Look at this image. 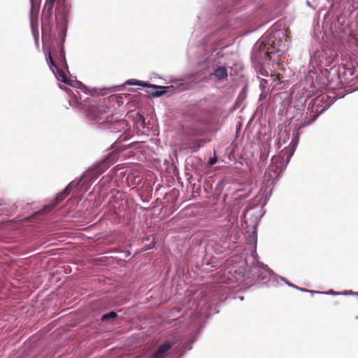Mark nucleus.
<instances>
[{"label":"nucleus","mask_w":358,"mask_h":358,"mask_svg":"<svg viewBox=\"0 0 358 358\" xmlns=\"http://www.w3.org/2000/svg\"><path fill=\"white\" fill-rule=\"evenodd\" d=\"M113 99L109 97L91 103L87 109L89 117L101 123L113 122L114 113L110 107V103Z\"/></svg>","instance_id":"nucleus-1"},{"label":"nucleus","mask_w":358,"mask_h":358,"mask_svg":"<svg viewBox=\"0 0 358 358\" xmlns=\"http://www.w3.org/2000/svg\"><path fill=\"white\" fill-rule=\"evenodd\" d=\"M53 56H55L54 50H50L49 54H48V59H49L48 64L50 66H54L57 69V76H56L57 78L65 84L71 85V80H69L67 78V76L64 71H62V69H59L58 68L57 65L56 64L55 62L53 59Z\"/></svg>","instance_id":"nucleus-2"},{"label":"nucleus","mask_w":358,"mask_h":358,"mask_svg":"<svg viewBox=\"0 0 358 358\" xmlns=\"http://www.w3.org/2000/svg\"><path fill=\"white\" fill-rule=\"evenodd\" d=\"M70 193L66 192L64 189L62 192L58 193L53 201H52L48 205H46L43 208L38 212V214L47 213L51 211L59 203L63 201Z\"/></svg>","instance_id":"nucleus-3"},{"label":"nucleus","mask_w":358,"mask_h":358,"mask_svg":"<svg viewBox=\"0 0 358 358\" xmlns=\"http://www.w3.org/2000/svg\"><path fill=\"white\" fill-rule=\"evenodd\" d=\"M173 345V343L171 342H165L162 343L157 348L150 358H165Z\"/></svg>","instance_id":"nucleus-4"},{"label":"nucleus","mask_w":358,"mask_h":358,"mask_svg":"<svg viewBox=\"0 0 358 358\" xmlns=\"http://www.w3.org/2000/svg\"><path fill=\"white\" fill-rule=\"evenodd\" d=\"M113 122H108L107 123L111 124L110 129L113 132H121L125 131L128 124L127 120L117 117L114 115Z\"/></svg>","instance_id":"nucleus-5"},{"label":"nucleus","mask_w":358,"mask_h":358,"mask_svg":"<svg viewBox=\"0 0 358 358\" xmlns=\"http://www.w3.org/2000/svg\"><path fill=\"white\" fill-rule=\"evenodd\" d=\"M213 75L218 80H222L225 79L228 76L227 71L226 68L224 66L217 67L215 70Z\"/></svg>","instance_id":"nucleus-6"},{"label":"nucleus","mask_w":358,"mask_h":358,"mask_svg":"<svg viewBox=\"0 0 358 358\" xmlns=\"http://www.w3.org/2000/svg\"><path fill=\"white\" fill-rule=\"evenodd\" d=\"M162 87H158L155 85H150L148 86V90L147 92L150 94L152 96H160L163 95L165 93V91L164 90H158V89H162Z\"/></svg>","instance_id":"nucleus-7"},{"label":"nucleus","mask_w":358,"mask_h":358,"mask_svg":"<svg viewBox=\"0 0 358 358\" xmlns=\"http://www.w3.org/2000/svg\"><path fill=\"white\" fill-rule=\"evenodd\" d=\"M59 55L57 56L58 57V59L59 60V62L62 65H66V58H65V52L64 50V48L62 46L59 45Z\"/></svg>","instance_id":"nucleus-8"},{"label":"nucleus","mask_w":358,"mask_h":358,"mask_svg":"<svg viewBox=\"0 0 358 358\" xmlns=\"http://www.w3.org/2000/svg\"><path fill=\"white\" fill-rule=\"evenodd\" d=\"M80 182H81V178L76 179V180L71 181L67 185V187L65 188L66 192H69L70 193L72 189H73L74 188L77 187L79 185Z\"/></svg>","instance_id":"nucleus-9"},{"label":"nucleus","mask_w":358,"mask_h":358,"mask_svg":"<svg viewBox=\"0 0 358 358\" xmlns=\"http://www.w3.org/2000/svg\"><path fill=\"white\" fill-rule=\"evenodd\" d=\"M266 49H267V50L266 52V54L267 57L270 60L272 59V55L275 52H278L279 51V48H275L274 45L272 47V50H270V49L268 48H266Z\"/></svg>","instance_id":"nucleus-10"},{"label":"nucleus","mask_w":358,"mask_h":358,"mask_svg":"<svg viewBox=\"0 0 358 358\" xmlns=\"http://www.w3.org/2000/svg\"><path fill=\"white\" fill-rule=\"evenodd\" d=\"M117 316V313L114 311H111L108 313H106L102 316V320H107L109 319L115 318Z\"/></svg>","instance_id":"nucleus-11"},{"label":"nucleus","mask_w":358,"mask_h":358,"mask_svg":"<svg viewBox=\"0 0 358 358\" xmlns=\"http://www.w3.org/2000/svg\"><path fill=\"white\" fill-rule=\"evenodd\" d=\"M125 85H142V86H145V84L143 83H141L140 81L137 80H135V79H130V80H128L126 83H125Z\"/></svg>","instance_id":"nucleus-12"},{"label":"nucleus","mask_w":358,"mask_h":358,"mask_svg":"<svg viewBox=\"0 0 358 358\" xmlns=\"http://www.w3.org/2000/svg\"><path fill=\"white\" fill-rule=\"evenodd\" d=\"M271 78H272L273 82H281V83L283 82L282 80V77L280 76V75L279 73L271 74Z\"/></svg>","instance_id":"nucleus-13"},{"label":"nucleus","mask_w":358,"mask_h":358,"mask_svg":"<svg viewBox=\"0 0 358 358\" xmlns=\"http://www.w3.org/2000/svg\"><path fill=\"white\" fill-rule=\"evenodd\" d=\"M216 162H217V158L216 157H213V158H210V159L209 164H210V166L214 165L215 164H216Z\"/></svg>","instance_id":"nucleus-14"},{"label":"nucleus","mask_w":358,"mask_h":358,"mask_svg":"<svg viewBox=\"0 0 358 358\" xmlns=\"http://www.w3.org/2000/svg\"><path fill=\"white\" fill-rule=\"evenodd\" d=\"M192 134L194 135V136H199V135L201 134V132L200 131H194L192 133Z\"/></svg>","instance_id":"nucleus-15"},{"label":"nucleus","mask_w":358,"mask_h":358,"mask_svg":"<svg viewBox=\"0 0 358 358\" xmlns=\"http://www.w3.org/2000/svg\"><path fill=\"white\" fill-rule=\"evenodd\" d=\"M272 160H273V162H278V158L277 157H273Z\"/></svg>","instance_id":"nucleus-16"},{"label":"nucleus","mask_w":358,"mask_h":358,"mask_svg":"<svg viewBox=\"0 0 358 358\" xmlns=\"http://www.w3.org/2000/svg\"><path fill=\"white\" fill-rule=\"evenodd\" d=\"M200 146H201V145H200V144H198V145H196L197 149H198Z\"/></svg>","instance_id":"nucleus-17"},{"label":"nucleus","mask_w":358,"mask_h":358,"mask_svg":"<svg viewBox=\"0 0 358 358\" xmlns=\"http://www.w3.org/2000/svg\"><path fill=\"white\" fill-rule=\"evenodd\" d=\"M233 219H234V221H236L237 217H234Z\"/></svg>","instance_id":"nucleus-18"},{"label":"nucleus","mask_w":358,"mask_h":358,"mask_svg":"<svg viewBox=\"0 0 358 358\" xmlns=\"http://www.w3.org/2000/svg\"><path fill=\"white\" fill-rule=\"evenodd\" d=\"M357 318H358V317H357Z\"/></svg>","instance_id":"nucleus-19"}]
</instances>
